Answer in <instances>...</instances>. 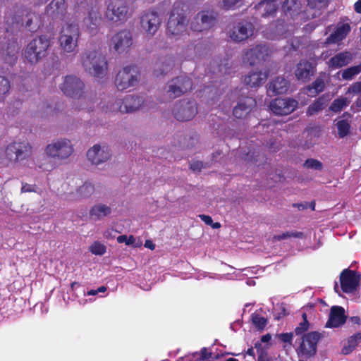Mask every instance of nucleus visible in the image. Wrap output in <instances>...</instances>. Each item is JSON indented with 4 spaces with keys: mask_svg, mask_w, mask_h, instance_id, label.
Segmentation results:
<instances>
[{
    "mask_svg": "<svg viewBox=\"0 0 361 361\" xmlns=\"http://www.w3.org/2000/svg\"><path fill=\"white\" fill-rule=\"evenodd\" d=\"M50 46V40L46 36L35 37L23 49V57L25 61L31 65L39 63L48 56Z\"/></svg>",
    "mask_w": 361,
    "mask_h": 361,
    "instance_id": "nucleus-1",
    "label": "nucleus"
},
{
    "mask_svg": "<svg viewBox=\"0 0 361 361\" xmlns=\"http://www.w3.org/2000/svg\"><path fill=\"white\" fill-rule=\"evenodd\" d=\"M183 7L180 1H176L173 5L166 28L169 37L178 38L187 31L188 20Z\"/></svg>",
    "mask_w": 361,
    "mask_h": 361,
    "instance_id": "nucleus-2",
    "label": "nucleus"
},
{
    "mask_svg": "<svg viewBox=\"0 0 361 361\" xmlns=\"http://www.w3.org/2000/svg\"><path fill=\"white\" fill-rule=\"evenodd\" d=\"M81 63L86 72L97 78H103L107 71L105 57L99 51H87L81 55Z\"/></svg>",
    "mask_w": 361,
    "mask_h": 361,
    "instance_id": "nucleus-3",
    "label": "nucleus"
},
{
    "mask_svg": "<svg viewBox=\"0 0 361 361\" xmlns=\"http://www.w3.org/2000/svg\"><path fill=\"white\" fill-rule=\"evenodd\" d=\"M73 152L72 142L64 137L53 140L44 148V153L48 157L58 161L67 159Z\"/></svg>",
    "mask_w": 361,
    "mask_h": 361,
    "instance_id": "nucleus-4",
    "label": "nucleus"
},
{
    "mask_svg": "<svg viewBox=\"0 0 361 361\" xmlns=\"http://www.w3.org/2000/svg\"><path fill=\"white\" fill-rule=\"evenodd\" d=\"M12 21L17 25L24 27L30 32H35L41 26L39 16L27 8L16 10L12 18Z\"/></svg>",
    "mask_w": 361,
    "mask_h": 361,
    "instance_id": "nucleus-5",
    "label": "nucleus"
},
{
    "mask_svg": "<svg viewBox=\"0 0 361 361\" xmlns=\"http://www.w3.org/2000/svg\"><path fill=\"white\" fill-rule=\"evenodd\" d=\"M80 31L78 25L66 24L61 32L59 37L60 46L66 53H73L78 47Z\"/></svg>",
    "mask_w": 361,
    "mask_h": 361,
    "instance_id": "nucleus-6",
    "label": "nucleus"
},
{
    "mask_svg": "<svg viewBox=\"0 0 361 361\" xmlns=\"http://www.w3.org/2000/svg\"><path fill=\"white\" fill-rule=\"evenodd\" d=\"M129 7L126 0H110L105 17L113 23L125 22L129 17Z\"/></svg>",
    "mask_w": 361,
    "mask_h": 361,
    "instance_id": "nucleus-7",
    "label": "nucleus"
},
{
    "mask_svg": "<svg viewBox=\"0 0 361 361\" xmlns=\"http://www.w3.org/2000/svg\"><path fill=\"white\" fill-rule=\"evenodd\" d=\"M31 154L32 147L27 142H13L5 149L6 158L13 163L27 159Z\"/></svg>",
    "mask_w": 361,
    "mask_h": 361,
    "instance_id": "nucleus-8",
    "label": "nucleus"
},
{
    "mask_svg": "<svg viewBox=\"0 0 361 361\" xmlns=\"http://www.w3.org/2000/svg\"><path fill=\"white\" fill-rule=\"evenodd\" d=\"M139 74L133 66H126L118 72L115 85L118 90L123 91L137 85Z\"/></svg>",
    "mask_w": 361,
    "mask_h": 361,
    "instance_id": "nucleus-9",
    "label": "nucleus"
},
{
    "mask_svg": "<svg viewBox=\"0 0 361 361\" xmlns=\"http://www.w3.org/2000/svg\"><path fill=\"white\" fill-rule=\"evenodd\" d=\"M192 87L191 79L186 75H180L169 82L166 93L171 99H175L190 91Z\"/></svg>",
    "mask_w": 361,
    "mask_h": 361,
    "instance_id": "nucleus-10",
    "label": "nucleus"
},
{
    "mask_svg": "<svg viewBox=\"0 0 361 361\" xmlns=\"http://www.w3.org/2000/svg\"><path fill=\"white\" fill-rule=\"evenodd\" d=\"M321 338V334L312 331L304 334L297 348V353L300 357H310L317 353V343Z\"/></svg>",
    "mask_w": 361,
    "mask_h": 361,
    "instance_id": "nucleus-11",
    "label": "nucleus"
},
{
    "mask_svg": "<svg viewBox=\"0 0 361 361\" xmlns=\"http://www.w3.org/2000/svg\"><path fill=\"white\" fill-rule=\"evenodd\" d=\"M217 22V13L214 11L198 12L190 22V29L195 32H202L214 27Z\"/></svg>",
    "mask_w": 361,
    "mask_h": 361,
    "instance_id": "nucleus-12",
    "label": "nucleus"
},
{
    "mask_svg": "<svg viewBox=\"0 0 361 361\" xmlns=\"http://www.w3.org/2000/svg\"><path fill=\"white\" fill-rule=\"evenodd\" d=\"M172 112L179 121H190L197 114V102L195 100H180L174 105Z\"/></svg>",
    "mask_w": 361,
    "mask_h": 361,
    "instance_id": "nucleus-13",
    "label": "nucleus"
},
{
    "mask_svg": "<svg viewBox=\"0 0 361 361\" xmlns=\"http://www.w3.org/2000/svg\"><path fill=\"white\" fill-rule=\"evenodd\" d=\"M162 23L159 13L154 11H147L140 16V26L147 36H154Z\"/></svg>",
    "mask_w": 361,
    "mask_h": 361,
    "instance_id": "nucleus-14",
    "label": "nucleus"
},
{
    "mask_svg": "<svg viewBox=\"0 0 361 361\" xmlns=\"http://www.w3.org/2000/svg\"><path fill=\"white\" fill-rule=\"evenodd\" d=\"M84 87L83 82L73 75H66L60 85V89L63 94L71 97H80L83 93Z\"/></svg>",
    "mask_w": 361,
    "mask_h": 361,
    "instance_id": "nucleus-15",
    "label": "nucleus"
},
{
    "mask_svg": "<svg viewBox=\"0 0 361 361\" xmlns=\"http://www.w3.org/2000/svg\"><path fill=\"white\" fill-rule=\"evenodd\" d=\"M111 155V150L106 144H96L87 152L88 161L96 166L109 161Z\"/></svg>",
    "mask_w": 361,
    "mask_h": 361,
    "instance_id": "nucleus-16",
    "label": "nucleus"
},
{
    "mask_svg": "<svg viewBox=\"0 0 361 361\" xmlns=\"http://www.w3.org/2000/svg\"><path fill=\"white\" fill-rule=\"evenodd\" d=\"M254 25L251 22L243 20L235 23L229 30V36L235 42H242L253 35Z\"/></svg>",
    "mask_w": 361,
    "mask_h": 361,
    "instance_id": "nucleus-17",
    "label": "nucleus"
},
{
    "mask_svg": "<svg viewBox=\"0 0 361 361\" xmlns=\"http://www.w3.org/2000/svg\"><path fill=\"white\" fill-rule=\"evenodd\" d=\"M132 44V33L127 30L116 32L111 39V47L118 54L128 51Z\"/></svg>",
    "mask_w": 361,
    "mask_h": 361,
    "instance_id": "nucleus-18",
    "label": "nucleus"
},
{
    "mask_svg": "<svg viewBox=\"0 0 361 361\" xmlns=\"http://www.w3.org/2000/svg\"><path fill=\"white\" fill-rule=\"evenodd\" d=\"M298 105L296 99L292 98H276L270 104L271 110L279 116L288 115L295 111Z\"/></svg>",
    "mask_w": 361,
    "mask_h": 361,
    "instance_id": "nucleus-19",
    "label": "nucleus"
},
{
    "mask_svg": "<svg viewBox=\"0 0 361 361\" xmlns=\"http://www.w3.org/2000/svg\"><path fill=\"white\" fill-rule=\"evenodd\" d=\"M269 54L270 50L267 45L258 44L244 53L243 61L252 66L265 61Z\"/></svg>",
    "mask_w": 361,
    "mask_h": 361,
    "instance_id": "nucleus-20",
    "label": "nucleus"
},
{
    "mask_svg": "<svg viewBox=\"0 0 361 361\" xmlns=\"http://www.w3.org/2000/svg\"><path fill=\"white\" fill-rule=\"evenodd\" d=\"M102 19L100 8L94 6L89 11L87 16L83 19L82 25L90 35H95L98 32Z\"/></svg>",
    "mask_w": 361,
    "mask_h": 361,
    "instance_id": "nucleus-21",
    "label": "nucleus"
},
{
    "mask_svg": "<svg viewBox=\"0 0 361 361\" xmlns=\"http://www.w3.org/2000/svg\"><path fill=\"white\" fill-rule=\"evenodd\" d=\"M341 286L344 293L354 292L359 286L360 275L355 271L344 269L340 276Z\"/></svg>",
    "mask_w": 361,
    "mask_h": 361,
    "instance_id": "nucleus-22",
    "label": "nucleus"
},
{
    "mask_svg": "<svg viewBox=\"0 0 361 361\" xmlns=\"http://www.w3.org/2000/svg\"><path fill=\"white\" fill-rule=\"evenodd\" d=\"M66 13L65 0H52L45 8V14L53 20H63Z\"/></svg>",
    "mask_w": 361,
    "mask_h": 361,
    "instance_id": "nucleus-23",
    "label": "nucleus"
},
{
    "mask_svg": "<svg viewBox=\"0 0 361 361\" xmlns=\"http://www.w3.org/2000/svg\"><path fill=\"white\" fill-rule=\"evenodd\" d=\"M95 191V187L93 183L85 181L82 185L78 186L75 191L71 192L67 195V197L71 200L80 201L90 198Z\"/></svg>",
    "mask_w": 361,
    "mask_h": 361,
    "instance_id": "nucleus-24",
    "label": "nucleus"
},
{
    "mask_svg": "<svg viewBox=\"0 0 361 361\" xmlns=\"http://www.w3.org/2000/svg\"><path fill=\"white\" fill-rule=\"evenodd\" d=\"M124 114H133L141 110L145 104V98L137 94H127L123 98Z\"/></svg>",
    "mask_w": 361,
    "mask_h": 361,
    "instance_id": "nucleus-25",
    "label": "nucleus"
},
{
    "mask_svg": "<svg viewBox=\"0 0 361 361\" xmlns=\"http://www.w3.org/2000/svg\"><path fill=\"white\" fill-rule=\"evenodd\" d=\"M256 105V101L251 97H244L238 101L234 107L233 116L237 118L245 117Z\"/></svg>",
    "mask_w": 361,
    "mask_h": 361,
    "instance_id": "nucleus-26",
    "label": "nucleus"
},
{
    "mask_svg": "<svg viewBox=\"0 0 361 361\" xmlns=\"http://www.w3.org/2000/svg\"><path fill=\"white\" fill-rule=\"evenodd\" d=\"M353 59V54L350 51H342L335 54L327 62L331 69H338L350 64Z\"/></svg>",
    "mask_w": 361,
    "mask_h": 361,
    "instance_id": "nucleus-27",
    "label": "nucleus"
},
{
    "mask_svg": "<svg viewBox=\"0 0 361 361\" xmlns=\"http://www.w3.org/2000/svg\"><path fill=\"white\" fill-rule=\"evenodd\" d=\"M346 316L345 310L341 306H333L331 308L329 318L326 324V327H339L345 324Z\"/></svg>",
    "mask_w": 361,
    "mask_h": 361,
    "instance_id": "nucleus-28",
    "label": "nucleus"
},
{
    "mask_svg": "<svg viewBox=\"0 0 361 361\" xmlns=\"http://www.w3.org/2000/svg\"><path fill=\"white\" fill-rule=\"evenodd\" d=\"M315 66L307 60H301L296 66L295 75L298 80H306L314 73Z\"/></svg>",
    "mask_w": 361,
    "mask_h": 361,
    "instance_id": "nucleus-29",
    "label": "nucleus"
},
{
    "mask_svg": "<svg viewBox=\"0 0 361 361\" xmlns=\"http://www.w3.org/2000/svg\"><path fill=\"white\" fill-rule=\"evenodd\" d=\"M350 30L351 27L348 23L338 24L336 30L326 38L325 44H330L339 42L346 37Z\"/></svg>",
    "mask_w": 361,
    "mask_h": 361,
    "instance_id": "nucleus-30",
    "label": "nucleus"
},
{
    "mask_svg": "<svg viewBox=\"0 0 361 361\" xmlns=\"http://www.w3.org/2000/svg\"><path fill=\"white\" fill-rule=\"evenodd\" d=\"M267 77L268 73L266 71H252L245 77L244 82L250 87H258L266 82Z\"/></svg>",
    "mask_w": 361,
    "mask_h": 361,
    "instance_id": "nucleus-31",
    "label": "nucleus"
},
{
    "mask_svg": "<svg viewBox=\"0 0 361 361\" xmlns=\"http://www.w3.org/2000/svg\"><path fill=\"white\" fill-rule=\"evenodd\" d=\"M111 212L112 209L110 206L103 203H97L91 207L89 214L92 221H101L109 216Z\"/></svg>",
    "mask_w": 361,
    "mask_h": 361,
    "instance_id": "nucleus-32",
    "label": "nucleus"
},
{
    "mask_svg": "<svg viewBox=\"0 0 361 361\" xmlns=\"http://www.w3.org/2000/svg\"><path fill=\"white\" fill-rule=\"evenodd\" d=\"M289 83L287 80L282 77H277L270 82L269 90L276 94L286 93L288 89Z\"/></svg>",
    "mask_w": 361,
    "mask_h": 361,
    "instance_id": "nucleus-33",
    "label": "nucleus"
},
{
    "mask_svg": "<svg viewBox=\"0 0 361 361\" xmlns=\"http://www.w3.org/2000/svg\"><path fill=\"white\" fill-rule=\"evenodd\" d=\"M102 109L106 112H119L124 114L123 98H114L109 99L105 104L102 106Z\"/></svg>",
    "mask_w": 361,
    "mask_h": 361,
    "instance_id": "nucleus-34",
    "label": "nucleus"
},
{
    "mask_svg": "<svg viewBox=\"0 0 361 361\" xmlns=\"http://www.w3.org/2000/svg\"><path fill=\"white\" fill-rule=\"evenodd\" d=\"M173 66V61L171 57H164L159 60L156 63L155 75H164L171 70Z\"/></svg>",
    "mask_w": 361,
    "mask_h": 361,
    "instance_id": "nucleus-35",
    "label": "nucleus"
},
{
    "mask_svg": "<svg viewBox=\"0 0 361 361\" xmlns=\"http://www.w3.org/2000/svg\"><path fill=\"white\" fill-rule=\"evenodd\" d=\"M256 7L259 11L263 8L264 12L261 15L264 18L274 16L277 10V7L274 1L269 0H262Z\"/></svg>",
    "mask_w": 361,
    "mask_h": 361,
    "instance_id": "nucleus-36",
    "label": "nucleus"
},
{
    "mask_svg": "<svg viewBox=\"0 0 361 361\" xmlns=\"http://www.w3.org/2000/svg\"><path fill=\"white\" fill-rule=\"evenodd\" d=\"M285 15L293 18L299 13V5L297 0H286L282 5Z\"/></svg>",
    "mask_w": 361,
    "mask_h": 361,
    "instance_id": "nucleus-37",
    "label": "nucleus"
},
{
    "mask_svg": "<svg viewBox=\"0 0 361 361\" xmlns=\"http://www.w3.org/2000/svg\"><path fill=\"white\" fill-rule=\"evenodd\" d=\"M327 100L324 97H320L311 104L307 110V116H313L322 111L326 106Z\"/></svg>",
    "mask_w": 361,
    "mask_h": 361,
    "instance_id": "nucleus-38",
    "label": "nucleus"
},
{
    "mask_svg": "<svg viewBox=\"0 0 361 361\" xmlns=\"http://www.w3.org/2000/svg\"><path fill=\"white\" fill-rule=\"evenodd\" d=\"M361 73V63L357 66H350L344 69L341 73V77L345 80H352L356 75Z\"/></svg>",
    "mask_w": 361,
    "mask_h": 361,
    "instance_id": "nucleus-39",
    "label": "nucleus"
},
{
    "mask_svg": "<svg viewBox=\"0 0 361 361\" xmlns=\"http://www.w3.org/2000/svg\"><path fill=\"white\" fill-rule=\"evenodd\" d=\"M325 87L324 80L321 78H317L311 85L307 87L310 96L313 97L322 92Z\"/></svg>",
    "mask_w": 361,
    "mask_h": 361,
    "instance_id": "nucleus-40",
    "label": "nucleus"
},
{
    "mask_svg": "<svg viewBox=\"0 0 361 361\" xmlns=\"http://www.w3.org/2000/svg\"><path fill=\"white\" fill-rule=\"evenodd\" d=\"M305 238V235L304 233L300 231H287L282 234L276 235L273 237L274 241H280L282 240L287 239L288 238Z\"/></svg>",
    "mask_w": 361,
    "mask_h": 361,
    "instance_id": "nucleus-41",
    "label": "nucleus"
},
{
    "mask_svg": "<svg viewBox=\"0 0 361 361\" xmlns=\"http://www.w3.org/2000/svg\"><path fill=\"white\" fill-rule=\"evenodd\" d=\"M348 106V100L345 97H341L335 99L330 106V110L334 112H340L343 108Z\"/></svg>",
    "mask_w": 361,
    "mask_h": 361,
    "instance_id": "nucleus-42",
    "label": "nucleus"
},
{
    "mask_svg": "<svg viewBox=\"0 0 361 361\" xmlns=\"http://www.w3.org/2000/svg\"><path fill=\"white\" fill-rule=\"evenodd\" d=\"M11 85L10 82L5 76L0 75V101H2L4 97L9 92Z\"/></svg>",
    "mask_w": 361,
    "mask_h": 361,
    "instance_id": "nucleus-43",
    "label": "nucleus"
},
{
    "mask_svg": "<svg viewBox=\"0 0 361 361\" xmlns=\"http://www.w3.org/2000/svg\"><path fill=\"white\" fill-rule=\"evenodd\" d=\"M338 136L341 138L345 137L350 131V123L345 120H341L337 122Z\"/></svg>",
    "mask_w": 361,
    "mask_h": 361,
    "instance_id": "nucleus-44",
    "label": "nucleus"
},
{
    "mask_svg": "<svg viewBox=\"0 0 361 361\" xmlns=\"http://www.w3.org/2000/svg\"><path fill=\"white\" fill-rule=\"evenodd\" d=\"M246 0H221L222 6L226 10L234 9L245 4Z\"/></svg>",
    "mask_w": 361,
    "mask_h": 361,
    "instance_id": "nucleus-45",
    "label": "nucleus"
},
{
    "mask_svg": "<svg viewBox=\"0 0 361 361\" xmlns=\"http://www.w3.org/2000/svg\"><path fill=\"white\" fill-rule=\"evenodd\" d=\"M303 166L306 169L322 171L323 169V164L315 159H307L303 164Z\"/></svg>",
    "mask_w": 361,
    "mask_h": 361,
    "instance_id": "nucleus-46",
    "label": "nucleus"
},
{
    "mask_svg": "<svg viewBox=\"0 0 361 361\" xmlns=\"http://www.w3.org/2000/svg\"><path fill=\"white\" fill-rule=\"evenodd\" d=\"M106 250V246L99 241L94 242L90 247V251L96 255H103Z\"/></svg>",
    "mask_w": 361,
    "mask_h": 361,
    "instance_id": "nucleus-47",
    "label": "nucleus"
},
{
    "mask_svg": "<svg viewBox=\"0 0 361 361\" xmlns=\"http://www.w3.org/2000/svg\"><path fill=\"white\" fill-rule=\"evenodd\" d=\"M274 310V316L275 319L279 320L288 314V312L287 311L284 304L277 305Z\"/></svg>",
    "mask_w": 361,
    "mask_h": 361,
    "instance_id": "nucleus-48",
    "label": "nucleus"
},
{
    "mask_svg": "<svg viewBox=\"0 0 361 361\" xmlns=\"http://www.w3.org/2000/svg\"><path fill=\"white\" fill-rule=\"evenodd\" d=\"M252 321L255 326L259 329H263L267 323L266 318L256 314L252 315Z\"/></svg>",
    "mask_w": 361,
    "mask_h": 361,
    "instance_id": "nucleus-49",
    "label": "nucleus"
},
{
    "mask_svg": "<svg viewBox=\"0 0 361 361\" xmlns=\"http://www.w3.org/2000/svg\"><path fill=\"white\" fill-rule=\"evenodd\" d=\"M309 322H302L295 329V334L296 335H302L303 333L308 330Z\"/></svg>",
    "mask_w": 361,
    "mask_h": 361,
    "instance_id": "nucleus-50",
    "label": "nucleus"
},
{
    "mask_svg": "<svg viewBox=\"0 0 361 361\" xmlns=\"http://www.w3.org/2000/svg\"><path fill=\"white\" fill-rule=\"evenodd\" d=\"M348 92L358 94L361 93V81L353 83L348 90Z\"/></svg>",
    "mask_w": 361,
    "mask_h": 361,
    "instance_id": "nucleus-51",
    "label": "nucleus"
},
{
    "mask_svg": "<svg viewBox=\"0 0 361 361\" xmlns=\"http://www.w3.org/2000/svg\"><path fill=\"white\" fill-rule=\"evenodd\" d=\"M329 0H308V5L312 8L321 7L326 5Z\"/></svg>",
    "mask_w": 361,
    "mask_h": 361,
    "instance_id": "nucleus-52",
    "label": "nucleus"
},
{
    "mask_svg": "<svg viewBox=\"0 0 361 361\" xmlns=\"http://www.w3.org/2000/svg\"><path fill=\"white\" fill-rule=\"evenodd\" d=\"M361 340V333H358L351 336L348 340L349 347L354 348L357 345L358 341Z\"/></svg>",
    "mask_w": 361,
    "mask_h": 361,
    "instance_id": "nucleus-53",
    "label": "nucleus"
},
{
    "mask_svg": "<svg viewBox=\"0 0 361 361\" xmlns=\"http://www.w3.org/2000/svg\"><path fill=\"white\" fill-rule=\"evenodd\" d=\"M261 345L259 343H256L255 348L257 350L259 353L258 355V361H269L266 355L262 349L260 348Z\"/></svg>",
    "mask_w": 361,
    "mask_h": 361,
    "instance_id": "nucleus-54",
    "label": "nucleus"
},
{
    "mask_svg": "<svg viewBox=\"0 0 361 361\" xmlns=\"http://www.w3.org/2000/svg\"><path fill=\"white\" fill-rule=\"evenodd\" d=\"M293 336V333H283L279 335V339L283 343H290Z\"/></svg>",
    "mask_w": 361,
    "mask_h": 361,
    "instance_id": "nucleus-55",
    "label": "nucleus"
},
{
    "mask_svg": "<svg viewBox=\"0 0 361 361\" xmlns=\"http://www.w3.org/2000/svg\"><path fill=\"white\" fill-rule=\"evenodd\" d=\"M203 167V163L200 161H196L192 163L190 166V169L193 171H200Z\"/></svg>",
    "mask_w": 361,
    "mask_h": 361,
    "instance_id": "nucleus-56",
    "label": "nucleus"
},
{
    "mask_svg": "<svg viewBox=\"0 0 361 361\" xmlns=\"http://www.w3.org/2000/svg\"><path fill=\"white\" fill-rule=\"evenodd\" d=\"M199 217L201 219L202 221H203L207 225H212L213 223V220L210 216L205 215V214H200Z\"/></svg>",
    "mask_w": 361,
    "mask_h": 361,
    "instance_id": "nucleus-57",
    "label": "nucleus"
},
{
    "mask_svg": "<svg viewBox=\"0 0 361 361\" xmlns=\"http://www.w3.org/2000/svg\"><path fill=\"white\" fill-rule=\"evenodd\" d=\"M257 156L255 155V152H251V151H249L246 154L245 157V160L248 161H254L256 160V157Z\"/></svg>",
    "mask_w": 361,
    "mask_h": 361,
    "instance_id": "nucleus-58",
    "label": "nucleus"
},
{
    "mask_svg": "<svg viewBox=\"0 0 361 361\" xmlns=\"http://www.w3.org/2000/svg\"><path fill=\"white\" fill-rule=\"evenodd\" d=\"M212 354L211 353H208L206 348H203L201 350V360H204L207 358H209L211 357Z\"/></svg>",
    "mask_w": 361,
    "mask_h": 361,
    "instance_id": "nucleus-59",
    "label": "nucleus"
},
{
    "mask_svg": "<svg viewBox=\"0 0 361 361\" xmlns=\"http://www.w3.org/2000/svg\"><path fill=\"white\" fill-rule=\"evenodd\" d=\"M293 207H297L299 210H304L307 208L308 204L307 202L293 204Z\"/></svg>",
    "mask_w": 361,
    "mask_h": 361,
    "instance_id": "nucleus-60",
    "label": "nucleus"
},
{
    "mask_svg": "<svg viewBox=\"0 0 361 361\" xmlns=\"http://www.w3.org/2000/svg\"><path fill=\"white\" fill-rule=\"evenodd\" d=\"M145 247L153 250L155 248V245L153 243L152 240H147L145 243Z\"/></svg>",
    "mask_w": 361,
    "mask_h": 361,
    "instance_id": "nucleus-61",
    "label": "nucleus"
},
{
    "mask_svg": "<svg viewBox=\"0 0 361 361\" xmlns=\"http://www.w3.org/2000/svg\"><path fill=\"white\" fill-rule=\"evenodd\" d=\"M355 11L357 13H361V0L357 1L354 5Z\"/></svg>",
    "mask_w": 361,
    "mask_h": 361,
    "instance_id": "nucleus-62",
    "label": "nucleus"
},
{
    "mask_svg": "<svg viewBox=\"0 0 361 361\" xmlns=\"http://www.w3.org/2000/svg\"><path fill=\"white\" fill-rule=\"evenodd\" d=\"M127 236L126 235H121L117 238V242L119 243H125L126 244L127 242Z\"/></svg>",
    "mask_w": 361,
    "mask_h": 361,
    "instance_id": "nucleus-63",
    "label": "nucleus"
},
{
    "mask_svg": "<svg viewBox=\"0 0 361 361\" xmlns=\"http://www.w3.org/2000/svg\"><path fill=\"white\" fill-rule=\"evenodd\" d=\"M32 191L31 186L28 184H25L21 188L22 192H30Z\"/></svg>",
    "mask_w": 361,
    "mask_h": 361,
    "instance_id": "nucleus-64",
    "label": "nucleus"
}]
</instances>
